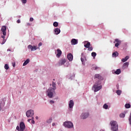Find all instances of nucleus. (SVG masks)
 Returning <instances> with one entry per match:
<instances>
[{
    "label": "nucleus",
    "mask_w": 131,
    "mask_h": 131,
    "mask_svg": "<svg viewBox=\"0 0 131 131\" xmlns=\"http://www.w3.org/2000/svg\"><path fill=\"white\" fill-rule=\"evenodd\" d=\"M52 86L53 88H50L47 91V95L50 98H53V92H54L55 90L57 89V88L56 87V83L53 82Z\"/></svg>",
    "instance_id": "1"
},
{
    "label": "nucleus",
    "mask_w": 131,
    "mask_h": 131,
    "mask_svg": "<svg viewBox=\"0 0 131 131\" xmlns=\"http://www.w3.org/2000/svg\"><path fill=\"white\" fill-rule=\"evenodd\" d=\"M110 124L112 126V130L118 131V124L115 121H112L110 122Z\"/></svg>",
    "instance_id": "2"
},
{
    "label": "nucleus",
    "mask_w": 131,
    "mask_h": 131,
    "mask_svg": "<svg viewBox=\"0 0 131 131\" xmlns=\"http://www.w3.org/2000/svg\"><path fill=\"white\" fill-rule=\"evenodd\" d=\"M16 129L18 131H24L25 130V124H24V122H20L19 124V126H16Z\"/></svg>",
    "instance_id": "3"
},
{
    "label": "nucleus",
    "mask_w": 131,
    "mask_h": 131,
    "mask_svg": "<svg viewBox=\"0 0 131 131\" xmlns=\"http://www.w3.org/2000/svg\"><path fill=\"white\" fill-rule=\"evenodd\" d=\"M63 125L65 127H67V128H72L73 127V123L70 121L64 122Z\"/></svg>",
    "instance_id": "4"
},
{
    "label": "nucleus",
    "mask_w": 131,
    "mask_h": 131,
    "mask_svg": "<svg viewBox=\"0 0 131 131\" xmlns=\"http://www.w3.org/2000/svg\"><path fill=\"white\" fill-rule=\"evenodd\" d=\"M33 115H34V112H33V111L32 110H30L28 111H27L26 113V116H27L28 117H33L32 116H33Z\"/></svg>",
    "instance_id": "5"
},
{
    "label": "nucleus",
    "mask_w": 131,
    "mask_h": 131,
    "mask_svg": "<svg viewBox=\"0 0 131 131\" xmlns=\"http://www.w3.org/2000/svg\"><path fill=\"white\" fill-rule=\"evenodd\" d=\"M55 54H56V57H57V58H60V57H61V55H62V51L58 49L57 51H55Z\"/></svg>",
    "instance_id": "6"
},
{
    "label": "nucleus",
    "mask_w": 131,
    "mask_h": 131,
    "mask_svg": "<svg viewBox=\"0 0 131 131\" xmlns=\"http://www.w3.org/2000/svg\"><path fill=\"white\" fill-rule=\"evenodd\" d=\"M94 78H98V79H99V80H103L104 79L103 77L99 74H95Z\"/></svg>",
    "instance_id": "7"
},
{
    "label": "nucleus",
    "mask_w": 131,
    "mask_h": 131,
    "mask_svg": "<svg viewBox=\"0 0 131 131\" xmlns=\"http://www.w3.org/2000/svg\"><path fill=\"white\" fill-rule=\"evenodd\" d=\"M28 48L30 49L31 51H36L37 50V48L35 46H32V45H30L28 46Z\"/></svg>",
    "instance_id": "8"
},
{
    "label": "nucleus",
    "mask_w": 131,
    "mask_h": 131,
    "mask_svg": "<svg viewBox=\"0 0 131 131\" xmlns=\"http://www.w3.org/2000/svg\"><path fill=\"white\" fill-rule=\"evenodd\" d=\"M93 89H95L94 92H98V91H100V90H101V89H102V86H97V85H94L93 86Z\"/></svg>",
    "instance_id": "9"
},
{
    "label": "nucleus",
    "mask_w": 131,
    "mask_h": 131,
    "mask_svg": "<svg viewBox=\"0 0 131 131\" xmlns=\"http://www.w3.org/2000/svg\"><path fill=\"white\" fill-rule=\"evenodd\" d=\"M89 114L88 113H83L82 114L81 117L82 119H85V118H88V117H89Z\"/></svg>",
    "instance_id": "10"
},
{
    "label": "nucleus",
    "mask_w": 131,
    "mask_h": 131,
    "mask_svg": "<svg viewBox=\"0 0 131 131\" xmlns=\"http://www.w3.org/2000/svg\"><path fill=\"white\" fill-rule=\"evenodd\" d=\"M7 30V27L6 26H3L1 29V31H2L3 35H6L7 33L6 32V31Z\"/></svg>",
    "instance_id": "11"
},
{
    "label": "nucleus",
    "mask_w": 131,
    "mask_h": 131,
    "mask_svg": "<svg viewBox=\"0 0 131 131\" xmlns=\"http://www.w3.org/2000/svg\"><path fill=\"white\" fill-rule=\"evenodd\" d=\"M66 63V59H61L59 62V66H61V65H64Z\"/></svg>",
    "instance_id": "12"
},
{
    "label": "nucleus",
    "mask_w": 131,
    "mask_h": 131,
    "mask_svg": "<svg viewBox=\"0 0 131 131\" xmlns=\"http://www.w3.org/2000/svg\"><path fill=\"white\" fill-rule=\"evenodd\" d=\"M73 106H74V102H73V100H71L69 102V107L70 109H72V108H73Z\"/></svg>",
    "instance_id": "13"
},
{
    "label": "nucleus",
    "mask_w": 131,
    "mask_h": 131,
    "mask_svg": "<svg viewBox=\"0 0 131 131\" xmlns=\"http://www.w3.org/2000/svg\"><path fill=\"white\" fill-rule=\"evenodd\" d=\"M67 58L70 60V61H72L73 60V55L71 53H69L67 55Z\"/></svg>",
    "instance_id": "14"
},
{
    "label": "nucleus",
    "mask_w": 131,
    "mask_h": 131,
    "mask_svg": "<svg viewBox=\"0 0 131 131\" xmlns=\"http://www.w3.org/2000/svg\"><path fill=\"white\" fill-rule=\"evenodd\" d=\"M78 43V41L76 39H72L71 40V44L73 45H77Z\"/></svg>",
    "instance_id": "15"
},
{
    "label": "nucleus",
    "mask_w": 131,
    "mask_h": 131,
    "mask_svg": "<svg viewBox=\"0 0 131 131\" xmlns=\"http://www.w3.org/2000/svg\"><path fill=\"white\" fill-rule=\"evenodd\" d=\"M84 46L85 48H86V49H88V48L91 47V42L89 41H85Z\"/></svg>",
    "instance_id": "16"
},
{
    "label": "nucleus",
    "mask_w": 131,
    "mask_h": 131,
    "mask_svg": "<svg viewBox=\"0 0 131 131\" xmlns=\"http://www.w3.org/2000/svg\"><path fill=\"white\" fill-rule=\"evenodd\" d=\"M54 32L55 34L58 35L60 32H61V31L60 30V29L59 28H56L54 30Z\"/></svg>",
    "instance_id": "17"
},
{
    "label": "nucleus",
    "mask_w": 131,
    "mask_h": 131,
    "mask_svg": "<svg viewBox=\"0 0 131 131\" xmlns=\"http://www.w3.org/2000/svg\"><path fill=\"white\" fill-rule=\"evenodd\" d=\"M129 64V63H128V62H125L123 64V68H124V69L127 68L128 67Z\"/></svg>",
    "instance_id": "18"
},
{
    "label": "nucleus",
    "mask_w": 131,
    "mask_h": 131,
    "mask_svg": "<svg viewBox=\"0 0 131 131\" xmlns=\"http://www.w3.org/2000/svg\"><path fill=\"white\" fill-rule=\"evenodd\" d=\"M129 58V57L128 56H126L124 58L122 59L121 61L122 62H126L127 60Z\"/></svg>",
    "instance_id": "19"
},
{
    "label": "nucleus",
    "mask_w": 131,
    "mask_h": 131,
    "mask_svg": "<svg viewBox=\"0 0 131 131\" xmlns=\"http://www.w3.org/2000/svg\"><path fill=\"white\" fill-rule=\"evenodd\" d=\"M118 52H117V51H116L115 52H114L112 54V57H118Z\"/></svg>",
    "instance_id": "20"
},
{
    "label": "nucleus",
    "mask_w": 131,
    "mask_h": 131,
    "mask_svg": "<svg viewBox=\"0 0 131 131\" xmlns=\"http://www.w3.org/2000/svg\"><path fill=\"white\" fill-rule=\"evenodd\" d=\"M30 62V60L29 59H27L23 63V66H26L28 63Z\"/></svg>",
    "instance_id": "21"
},
{
    "label": "nucleus",
    "mask_w": 131,
    "mask_h": 131,
    "mask_svg": "<svg viewBox=\"0 0 131 131\" xmlns=\"http://www.w3.org/2000/svg\"><path fill=\"white\" fill-rule=\"evenodd\" d=\"M4 106H5V103L1 102L0 104V111H2V110H3V108H4Z\"/></svg>",
    "instance_id": "22"
},
{
    "label": "nucleus",
    "mask_w": 131,
    "mask_h": 131,
    "mask_svg": "<svg viewBox=\"0 0 131 131\" xmlns=\"http://www.w3.org/2000/svg\"><path fill=\"white\" fill-rule=\"evenodd\" d=\"M81 61L82 63H83V62L84 61V56H83V53L81 54Z\"/></svg>",
    "instance_id": "23"
},
{
    "label": "nucleus",
    "mask_w": 131,
    "mask_h": 131,
    "mask_svg": "<svg viewBox=\"0 0 131 131\" xmlns=\"http://www.w3.org/2000/svg\"><path fill=\"white\" fill-rule=\"evenodd\" d=\"M121 73V71L120 70V69H117L116 71L115 72V73H116L117 75L120 74Z\"/></svg>",
    "instance_id": "24"
},
{
    "label": "nucleus",
    "mask_w": 131,
    "mask_h": 131,
    "mask_svg": "<svg viewBox=\"0 0 131 131\" xmlns=\"http://www.w3.org/2000/svg\"><path fill=\"white\" fill-rule=\"evenodd\" d=\"M91 56L93 57L94 59H95L96 56H97V53H96V52H92L91 54Z\"/></svg>",
    "instance_id": "25"
},
{
    "label": "nucleus",
    "mask_w": 131,
    "mask_h": 131,
    "mask_svg": "<svg viewBox=\"0 0 131 131\" xmlns=\"http://www.w3.org/2000/svg\"><path fill=\"white\" fill-rule=\"evenodd\" d=\"M4 68H5V69H6V70H9V68H10V67H9L8 64H5V66H4Z\"/></svg>",
    "instance_id": "26"
},
{
    "label": "nucleus",
    "mask_w": 131,
    "mask_h": 131,
    "mask_svg": "<svg viewBox=\"0 0 131 131\" xmlns=\"http://www.w3.org/2000/svg\"><path fill=\"white\" fill-rule=\"evenodd\" d=\"M125 108H126L127 109H128V108H129L130 107V104L129 103H126L125 105Z\"/></svg>",
    "instance_id": "27"
},
{
    "label": "nucleus",
    "mask_w": 131,
    "mask_h": 131,
    "mask_svg": "<svg viewBox=\"0 0 131 131\" xmlns=\"http://www.w3.org/2000/svg\"><path fill=\"white\" fill-rule=\"evenodd\" d=\"M120 117H121V118H124V117H125V114H124L123 113L120 114Z\"/></svg>",
    "instance_id": "28"
},
{
    "label": "nucleus",
    "mask_w": 131,
    "mask_h": 131,
    "mask_svg": "<svg viewBox=\"0 0 131 131\" xmlns=\"http://www.w3.org/2000/svg\"><path fill=\"white\" fill-rule=\"evenodd\" d=\"M116 93L118 96H120L121 95V90H117Z\"/></svg>",
    "instance_id": "29"
},
{
    "label": "nucleus",
    "mask_w": 131,
    "mask_h": 131,
    "mask_svg": "<svg viewBox=\"0 0 131 131\" xmlns=\"http://www.w3.org/2000/svg\"><path fill=\"white\" fill-rule=\"evenodd\" d=\"M58 24L57 22L56 21H55L54 23H53V26H54V27H58Z\"/></svg>",
    "instance_id": "30"
},
{
    "label": "nucleus",
    "mask_w": 131,
    "mask_h": 131,
    "mask_svg": "<svg viewBox=\"0 0 131 131\" xmlns=\"http://www.w3.org/2000/svg\"><path fill=\"white\" fill-rule=\"evenodd\" d=\"M53 120V119H52V118H49V119H48L47 121V123H51V122H52V121Z\"/></svg>",
    "instance_id": "31"
},
{
    "label": "nucleus",
    "mask_w": 131,
    "mask_h": 131,
    "mask_svg": "<svg viewBox=\"0 0 131 131\" xmlns=\"http://www.w3.org/2000/svg\"><path fill=\"white\" fill-rule=\"evenodd\" d=\"M103 108L104 109H108V105H107V104H104L103 105Z\"/></svg>",
    "instance_id": "32"
},
{
    "label": "nucleus",
    "mask_w": 131,
    "mask_h": 131,
    "mask_svg": "<svg viewBox=\"0 0 131 131\" xmlns=\"http://www.w3.org/2000/svg\"><path fill=\"white\" fill-rule=\"evenodd\" d=\"M100 69V68H99L97 66H95L92 68V69H93V70H97V69Z\"/></svg>",
    "instance_id": "33"
},
{
    "label": "nucleus",
    "mask_w": 131,
    "mask_h": 131,
    "mask_svg": "<svg viewBox=\"0 0 131 131\" xmlns=\"http://www.w3.org/2000/svg\"><path fill=\"white\" fill-rule=\"evenodd\" d=\"M0 42L1 43V45H4L5 42H6V39H3V41L2 42L0 40Z\"/></svg>",
    "instance_id": "34"
},
{
    "label": "nucleus",
    "mask_w": 131,
    "mask_h": 131,
    "mask_svg": "<svg viewBox=\"0 0 131 131\" xmlns=\"http://www.w3.org/2000/svg\"><path fill=\"white\" fill-rule=\"evenodd\" d=\"M93 47L90 46L89 48H88V51H93Z\"/></svg>",
    "instance_id": "35"
},
{
    "label": "nucleus",
    "mask_w": 131,
    "mask_h": 131,
    "mask_svg": "<svg viewBox=\"0 0 131 131\" xmlns=\"http://www.w3.org/2000/svg\"><path fill=\"white\" fill-rule=\"evenodd\" d=\"M115 41L116 42H117V43H121V42H120V41L119 40V39H115Z\"/></svg>",
    "instance_id": "36"
},
{
    "label": "nucleus",
    "mask_w": 131,
    "mask_h": 131,
    "mask_svg": "<svg viewBox=\"0 0 131 131\" xmlns=\"http://www.w3.org/2000/svg\"><path fill=\"white\" fill-rule=\"evenodd\" d=\"M21 2L23 4H26V3H27V0H21Z\"/></svg>",
    "instance_id": "37"
},
{
    "label": "nucleus",
    "mask_w": 131,
    "mask_h": 131,
    "mask_svg": "<svg viewBox=\"0 0 131 131\" xmlns=\"http://www.w3.org/2000/svg\"><path fill=\"white\" fill-rule=\"evenodd\" d=\"M32 120H31V122H32V123L33 124H34V120H33V119H34V118L33 117H32V119H31Z\"/></svg>",
    "instance_id": "38"
},
{
    "label": "nucleus",
    "mask_w": 131,
    "mask_h": 131,
    "mask_svg": "<svg viewBox=\"0 0 131 131\" xmlns=\"http://www.w3.org/2000/svg\"><path fill=\"white\" fill-rule=\"evenodd\" d=\"M120 44V43H116L115 46L116 48H117L118 47V46H119Z\"/></svg>",
    "instance_id": "39"
},
{
    "label": "nucleus",
    "mask_w": 131,
    "mask_h": 131,
    "mask_svg": "<svg viewBox=\"0 0 131 131\" xmlns=\"http://www.w3.org/2000/svg\"><path fill=\"white\" fill-rule=\"evenodd\" d=\"M50 104H54V103H55V101H54L53 100H50Z\"/></svg>",
    "instance_id": "40"
},
{
    "label": "nucleus",
    "mask_w": 131,
    "mask_h": 131,
    "mask_svg": "<svg viewBox=\"0 0 131 131\" xmlns=\"http://www.w3.org/2000/svg\"><path fill=\"white\" fill-rule=\"evenodd\" d=\"M30 21L31 22H33V18L30 17Z\"/></svg>",
    "instance_id": "41"
},
{
    "label": "nucleus",
    "mask_w": 131,
    "mask_h": 131,
    "mask_svg": "<svg viewBox=\"0 0 131 131\" xmlns=\"http://www.w3.org/2000/svg\"><path fill=\"white\" fill-rule=\"evenodd\" d=\"M41 46H42V42H40V43L38 44V47H41Z\"/></svg>",
    "instance_id": "42"
},
{
    "label": "nucleus",
    "mask_w": 131,
    "mask_h": 131,
    "mask_svg": "<svg viewBox=\"0 0 131 131\" xmlns=\"http://www.w3.org/2000/svg\"><path fill=\"white\" fill-rule=\"evenodd\" d=\"M17 23H21V20H20V19H18L17 21Z\"/></svg>",
    "instance_id": "43"
},
{
    "label": "nucleus",
    "mask_w": 131,
    "mask_h": 131,
    "mask_svg": "<svg viewBox=\"0 0 131 131\" xmlns=\"http://www.w3.org/2000/svg\"><path fill=\"white\" fill-rule=\"evenodd\" d=\"M5 36H6V35H3V36H2V38H3V39H5Z\"/></svg>",
    "instance_id": "44"
},
{
    "label": "nucleus",
    "mask_w": 131,
    "mask_h": 131,
    "mask_svg": "<svg viewBox=\"0 0 131 131\" xmlns=\"http://www.w3.org/2000/svg\"><path fill=\"white\" fill-rule=\"evenodd\" d=\"M31 120H32L31 119H29L28 120V122H30Z\"/></svg>",
    "instance_id": "45"
},
{
    "label": "nucleus",
    "mask_w": 131,
    "mask_h": 131,
    "mask_svg": "<svg viewBox=\"0 0 131 131\" xmlns=\"http://www.w3.org/2000/svg\"><path fill=\"white\" fill-rule=\"evenodd\" d=\"M7 52H11V49H7Z\"/></svg>",
    "instance_id": "46"
},
{
    "label": "nucleus",
    "mask_w": 131,
    "mask_h": 131,
    "mask_svg": "<svg viewBox=\"0 0 131 131\" xmlns=\"http://www.w3.org/2000/svg\"><path fill=\"white\" fill-rule=\"evenodd\" d=\"M27 25L28 26H30V23H27Z\"/></svg>",
    "instance_id": "47"
},
{
    "label": "nucleus",
    "mask_w": 131,
    "mask_h": 131,
    "mask_svg": "<svg viewBox=\"0 0 131 131\" xmlns=\"http://www.w3.org/2000/svg\"><path fill=\"white\" fill-rule=\"evenodd\" d=\"M52 126H55V123H53L52 124Z\"/></svg>",
    "instance_id": "48"
},
{
    "label": "nucleus",
    "mask_w": 131,
    "mask_h": 131,
    "mask_svg": "<svg viewBox=\"0 0 131 131\" xmlns=\"http://www.w3.org/2000/svg\"><path fill=\"white\" fill-rule=\"evenodd\" d=\"M13 67H15V66H16V64L14 63L13 64Z\"/></svg>",
    "instance_id": "49"
},
{
    "label": "nucleus",
    "mask_w": 131,
    "mask_h": 131,
    "mask_svg": "<svg viewBox=\"0 0 131 131\" xmlns=\"http://www.w3.org/2000/svg\"><path fill=\"white\" fill-rule=\"evenodd\" d=\"M36 119H38V117H36Z\"/></svg>",
    "instance_id": "50"
},
{
    "label": "nucleus",
    "mask_w": 131,
    "mask_h": 131,
    "mask_svg": "<svg viewBox=\"0 0 131 131\" xmlns=\"http://www.w3.org/2000/svg\"><path fill=\"white\" fill-rule=\"evenodd\" d=\"M19 18H21V16H19Z\"/></svg>",
    "instance_id": "51"
},
{
    "label": "nucleus",
    "mask_w": 131,
    "mask_h": 131,
    "mask_svg": "<svg viewBox=\"0 0 131 131\" xmlns=\"http://www.w3.org/2000/svg\"><path fill=\"white\" fill-rule=\"evenodd\" d=\"M114 43H115V41H114Z\"/></svg>",
    "instance_id": "52"
}]
</instances>
